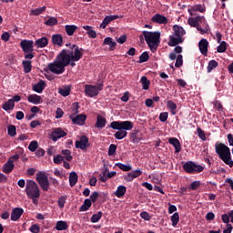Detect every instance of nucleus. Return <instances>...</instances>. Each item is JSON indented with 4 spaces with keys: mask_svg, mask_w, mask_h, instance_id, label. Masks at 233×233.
<instances>
[{
    "mask_svg": "<svg viewBox=\"0 0 233 233\" xmlns=\"http://www.w3.org/2000/svg\"><path fill=\"white\" fill-rule=\"evenodd\" d=\"M109 127L114 130H117L114 135L115 138L117 140L126 138L127 136V131H130L134 128L133 122L130 120L112 121Z\"/></svg>",
    "mask_w": 233,
    "mask_h": 233,
    "instance_id": "1",
    "label": "nucleus"
},
{
    "mask_svg": "<svg viewBox=\"0 0 233 233\" xmlns=\"http://www.w3.org/2000/svg\"><path fill=\"white\" fill-rule=\"evenodd\" d=\"M46 11V6H43V7H39V8H36V9H32L30 15H42Z\"/></svg>",
    "mask_w": 233,
    "mask_h": 233,
    "instance_id": "46",
    "label": "nucleus"
},
{
    "mask_svg": "<svg viewBox=\"0 0 233 233\" xmlns=\"http://www.w3.org/2000/svg\"><path fill=\"white\" fill-rule=\"evenodd\" d=\"M187 12L190 15H196V12L205 13L206 7L202 5V4H198L197 5H193L191 8L187 9Z\"/></svg>",
    "mask_w": 233,
    "mask_h": 233,
    "instance_id": "18",
    "label": "nucleus"
},
{
    "mask_svg": "<svg viewBox=\"0 0 233 233\" xmlns=\"http://www.w3.org/2000/svg\"><path fill=\"white\" fill-rule=\"evenodd\" d=\"M170 220L172 221V226L173 227H177V223L179 221V215L177 212L174 213L172 216H171V218Z\"/></svg>",
    "mask_w": 233,
    "mask_h": 233,
    "instance_id": "50",
    "label": "nucleus"
},
{
    "mask_svg": "<svg viewBox=\"0 0 233 233\" xmlns=\"http://www.w3.org/2000/svg\"><path fill=\"white\" fill-rule=\"evenodd\" d=\"M62 154L64 156H66V161H72L73 160V157L71 156V150H69V149H63L62 150Z\"/></svg>",
    "mask_w": 233,
    "mask_h": 233,
    "instance_id": "54",
    "label": "nucleus"
},
{
    "mask_svg": "<svg viewBox=\"0 0 233 233\" xmlns=\"http://www.w3.org/2000/svg\"><path fill=\"white\" fill-rule=\"evenodd\" d=\"M38 147H39L38 142L35 141V140H33V141L30 142L29 146H28V149L31 152H35Z\"/></svg>",
    "mask_w": 233,
    "mask_h": 233,
    "instance_id": "51",
    "label": "nucleus"
},
{
    "mask_svg": "<svg viewBox=\"0 0 233 233\" xmlns=\"http://www.w3.org/2000/svg\"><path fill=\"white\" fill-rule=\"evenodd\" d=\"M142 35L144 36V39L147 42L148 48L152 52L157 51V46L160 43V32L143 31Z\"/></svg>",
    "mask_w": 233,
    "mask_h": 233,
    "instance_id": "3",
    "label": "nucleus"
},
{
    "mask_svg": "<svg viewBox=\"0 0 233 233\" xmlns=\"http://www.w3.org/2000/svg\"><path fill=\"white\" fill-rule=\"evenodd\" d=\"M208 46H209V43H208V39L202 38L201 40H199V42H198V49H199L201 55H203V56H207L208 55Z\"/></svg>",
    "mask_w": 233,
    "mask_h": 233,
    "instance_id": "15",
    "label": "nucleus"
},
{
    "mask_svg": "<svg viewBox=\"0 0 233 233\" xmlns=\"http://www.w3.org/2000/svg\"><path fill=\"white\" fill-rule=\"evenodd\" d=\"M64 161V157L57 155L54 157V163H56V165H61V162Z\"/></svg>",
    "mask_w": 233,
    "mask_h": 233,
    "instance_id": "62",
    "label": "nucleus"
},
{
    "mask_svg": "<svg viewBox=\"0 0 233 233\" xmlns=\"http://www.w3.org/2000/svg\"><path fill=\"white\" fill-rule=\"evenodd\" d=\"M98 197H99V193H98L97 191H94V192L90 195V197H89L90 201H91L92 203H96V200H97V198H98Z\"/></svg>",
    "mask_w": 233,
    "mask_h": 233,
    "instance_id": "59",
    "label": "nucleus"
},
{
    "mask_svg": "<svg viewBox=\"0 0 233 233\" xmlns=\"http://www.w3.org/2000/svg\"><path fill=\"white\" fill-rule=\"evenodd\" d=\"M14 167H15L14 161H12L11 158H9V160L4 165L3 172L5 174H10L14 169Z\"/></svg>",
    "mask_w": 233,
    "mask_h": 233,
    "instance_id": "26",
    "label": "nucleus"
},
{
    "mask_svg": "<svg viewBox=\"0 0 233 233\" xmlns=\"http://www.w3.org/2000/svg\"><path fill=\"white\" fill-rule=\"evenodd\" d=\"M187 25H190L191 27H196L198 26V21H197V17H189L187 19Z\"/></svg>",
    "mask_w": 233,
    "mask_h": 233,
    "instance_id": "55",
    "label": "nucleus"
},
{
    "mask_svg": "<svg viewBox=\"0 0 233 233\" xmlns=\"http://www.w3.org/2000/svg\"><path fill=\"white\" fill-rule=\"evenodd\" d=\"M173 34L178 37H183V35H186V31L184 30V28L177 25H173Z\"/></svg>",
    "mask_w": 233,
    "mask_h": 233,
    "instance_id": "27",
    "label": "nucleus"
},
{
    "mask_svg": "<svg viewBox=\"0 0 233 233\" xmlns=\"http://www.w3.org/2000/svg\"><path fill=\"white\" fill-rule=\"evenodd\" d=\"M40 227L37 224H33L30 228L31 233H40Z\"/></svg>",
    "mask_w": 233,
    "mask_h": 233,
    "instance_id": "61",
    "label": "nucleus"
},
{
    "mask_svg": "<svg viewBox=\"0 0 233 233\" xmlns=\"http://www.w3.org/2000/svg\"><path fill=\"white\" fill-rule=\"evenodd\" d=\"M86 115L85 114H80V115H76V117L72 118V122L76 125H84L85 122L86 121Z\"/></svg>",
    "mask_w": 233,
    "mask_h": 233,
    "instance_id": "22",
    "label": "nucleus"
},
{
    "mask_svg": "<svg viewBox=\"0 0 233 233\" xmlns=\"http://www.w3.org/2000/svg\"><path fill=\"white\" fill-rule=\"evenodd\" d=\"M138 131H133L130 134V138L132 139L133 143H139V139L137 137Z\"/></svg>",
    "mask_w": 233,
    "mask_h": 233,
    "instance_id": "60",
    "label": "nucleus"
},
{
    "mask_svg": "<svg viewBox=\"0 0 233 233\" xmlns=\"http://www.w3.org/2000/svg\"><path fill=\"white\" fill-rule=\"evenodd\" d=\"M184 43V38L179 37L175 35V33L172 34V35H169V40L167 42L168 46L175 47L177 46L178 44Z\"/></svg>",
    "mask_w": 233,
    "mask_h": 233,
    "instance_id": "14",
    "label": "nucleus"
},
{
    "mask_svg": "<svg viewBox=\"0 0 233 233\" xmlns=\"http://www.w3.org/2000/svg\"><path fill=\"white\" fill-rule=\"evenodd\" d=\"M47 69L52 73L56 74V76H60L66 71V68H63L57 58L47 66Z\"/></svg>",
    "mask_w": 233,
    "mask_h": 233,
    "instance_id": "9",
    "label": "nucleus"
},
{
    "mask_svg": "<svg viewBox=\"0 0 233 233\" xmlns=\"http://www.w3.org/2000/svg\"><path fill=\"white\" fill-rule=\"evenodd\" d=\"M90 146L87 136H81L79 140L76 141V147L80 148V150H86Z\"/></svg>",
    "mask_w": 233,
    "mask_h": 233,
    "instance_id": "12",
    "label": "nucleus"
},
{
    "mask_svg": "<svg viewBox=\"0 0 233 233\" xmlns=\"http://www.w3.org/2000/svg\"><path fill=\"white\" fill-rule=\"evenodd\" d=\"M103 213L101 211L97 212L96 214H93L90 221L93 224L98 223V221L102 218Z\"/></svg>",
    "mask_w": 233,
    "mask_h": 233,
    "instance_id": "41",
    "label": "nucleus"
},
{
    "mask_svg": "<svg viewBox=\"0 0 233 233\" xmlns=\"http://www.w3.org/2000/svg\"><path fill=\"white\" fill-rule=\"evenodd\" d=\"M119 18H123V15L119 16L117 15H106L105 18H104V21L106 22V25H108L110 22L114 21V20H116V19H119Z\"/></svg>",
    "mask_w": 233,
    "mask_h": 233,
    "instance_id": "43",
    "label": "nucleus"
},
{
    "mask_svg": "<svg viewBox=\"0 0 233 233\" xmlns=\"http://www.w3.org/2000/svg\"><path fill=\"white\" fill-rule=\"evenodd\" d=\"M167 106L173 116L177 115L176 110L177 109V105L176 103H174L173 101H167Z\"/></svg>",
    "mask_w": 233,
    "mask_h": 233,
    "instance_id": "38",
    "label": "nucleus"
},
{
    "mask_svg": "<svg viewBox=\"0 0 233 233\" xmlns=\"http://www.w3.org/2000/svg\"><path fill=\"white\" fill-rule=\"evenodd\" d=\"M46 86V83L44 80H39L38 83L33 86V91L41 94L43 93Z\"/></svg>",
    "mask_w": 233,
    "mask_h": 233,
    "instance_id": "21",
    "label": "nucleus"
},
{
    "mask_svg": "<svg viewBox=\"0 0 233 233\" xmlns=\"http://www.w3.org/2000/svg\"><path fill=\"white\" fill-rule=\"evenodd\" d=\"M215 150L218 157L226 163L229 167H233V160L230 153V149L224 143L218 142L215 144Z\"/></svg>",
    "mask_w": 233,
    "mask_h": 233,
    "instance_id": "2",
    "label": "nucleus"
},
{
    "mask_svg": "<svg viewBox=\"0 0 233 233\" xmlns=\"http://www.w3.org/2000/svg\"><path fill=\"white\" fill-rule=\"evenodd\" d=\"M25 194L29 198H40V189L33 179H27L25 184Z\"/></svg>",
    "mask_w": 233,
    "mask_h": 233,
    "instance_id": "4",
    "label": "nucleus"
},
{
    "mask_svg": "<svg viewBox=\"0 0 233 233\" xmlns=\"http://www.w3.org/2000/svg\"><path fill=\"white\" fill-rule=\"evenodd\" d=\"M15 106L14 100L12 98L8 99L5 104L2 105V108L5 111L13 110Z\"/></svg>",
    "mask_w": 233,
    "mask_h": 233,
    "instance_id": "35",
    "label": "nucleus"
},
{
    "mask_svg": "<svg viewBox=\"0 0 233 233\" xmlns=\"http://www.w3.org/2000/svg\"><path fill=\"white\" fill-rule=\"evenodd\" d=\"M115 166L122 169L123 172H129V170H132V166L130 165H126L123 163H116Z\"/></svg>",
    "mask_w": 233,
    "mask_h": 233,
    "instance_id": "42",
    "label": "nucleus"
},
{
    "mask_svg": "<svg viewBox=\"0 0 233 233\" xmlns=\"http://www.w3.org/2000/svg\"><path fill=\"white\" fill-rule=\"evenodd\" d=\"M7 134L11 137H15L16 136V127L14 125H9L7 127Z\"/></svg>",
    "mask_w": 233,
    "mask_h": 233,
    "instance_id": "44",
    "label": "nucleus"
},
{
    "mask_svg": "<svg viewBox=\"0 0 233 233\" xmlns=\"http://www.w3.org/2000/svg\"><path fill=\"white\" fill-rule=\"evenodd\" d=\"M57 61L59 62V64L61 65L63 69H66V66H67L71 61V55H70V51L69 50H62L56 57Z\"/></svg>",
    "mask_w": 233,
    "mask_h": 233,
    "instance_id": "7",
    "label": "nucleus"
},
{
    "mask_svg": "<svg viewBox=\"0 0 233 233\" xmlns=\"http://www.w3.org/2000/svg\"><path fill=\"white\" fill-rule=\"evenodd\" d=\"M183 169L187 174L202 173L204 170L203 166L198 165L193 161H187L182 166Z\"/></svg>",
    "mask_w": 233,
    "mask_h": 233,
    "instance_id": "6",
    "label": "nucleus"
},
{
    "mask_svg": "<svg viewBox=\"0 0 233 233\" xmlns=\"http://www.w3.org/2000/svg\"><path fill=\"white\" fill-rule=\"evenodd\" d=\"M221 219H222L224 224L229 225V216H228V214H223L221 216Z\"/></svg>",
    "mask_w": 233,
    "mask_h": 233,
    "instance_id": "64",
    "label": "nucleus"
},
{
    "mask_svg": "<svg viewBox=\"0 0 233 233\" xmlns=\"http://www.w3.org/2000/svg\"><path fill=\"white\" fill-rule=\"evenodd\" d=\"M81 51H83V49H79L78 46L71 45V50H69L71 61L79 62L83 57V53Z\"/></svg>",
    "mask_w": 233,
    "mask_h": 233,
    "instance_id": "8",
    "label": "nucleus"
},
{
    "mask_svg": "<svg viewBox=\"0 0 233 233\" xmlns=\"http://www.w3.org/2000/svg\"><path fill=\"white\" fill-rule=\"evenodd\" d=\"M228 44L226 42H221L219 43V46H218L217 51L218 52V54H224V52L227 51L228 49Z\"/></svg>",
    "mask_w": 233,
    "mask_h": 233,
    "instance_id": "47",
    "label": "nucleus"
},
{
    "mask_svg": "<svg viewBox=\"0 0 233 233\" xmlns=\"http://www.w3.org/2000/svg\"><path fill=\"white\" fill-rule=\"evenodd\" d=\"M168 118V112H161L159 115L160 122L165 123Z\"/></svg>",
    "mask_w": 233,
    "mask_h": 233,
    "instance_id": "58",
    "label": "nucleus"
},
{
    "mask_svg": "<svg viewBox=\"0 0 233 233\" xmlns=\"http://www.w3.org/2000/svg\"><path fill=\"white\" fill-rule=\"evenodd\" d=\"M92 207V201L89 198L84 200V204L79 208V212H86Z\"/></svg>",
    "mask_w": 233,
    "mask_h": 233,
    "instance_id": "31",
    "label": "nucleus"
},
{
    "mask_svg": "<svg viewBox=\"0 0 233 233\" xmlns=\"http://www.w3.org/2000/svg\"><path fill=\"white\" fill-rule=\"evenodd\" d=\"M24 209L22 208H13V212L11 214V220L17 221L23 216Z\"/></svg>",
    "mask_w": 233,
    "mask_h": 233,
    "instance_id": "20",
    "label": "nucleus"
},
{
    "mask_svg": "<svg viewBox=\"0 0 233 233\" xmlns=\"http://www.w3.org/2000/svg\"><path fill=\"white\" fill-rule=\"evenodd\" d=\"M197 131H198V137L200 139H202L203 141H206L207 140V137H206V134L203 131V129L201 127H198Z\"/></svg>",
    "mask_w": 233,
    "mask_h": 233,
    "instance_id": "56",
    "label": "nucleus"
},
{
    "mask_svg": "<svg viewBox=\"0 0 233 233\" xmlns=\"http://www.w3.org/2000/svg\"><path fill=\"white\" fill-rule=\"evenodd\" d=\"M20 47L22 48L25 54H27V52H34V40H21Z\"/></svg>",
    "mask_w": 233,
    "mask_h": 233,
    "instance_id": "11",
    "label": "nucleus"
},
{
    "mask_svg": "<svg viewBox=\"0 0 233 233\" xmlns=\"http://www.w3.org/2000/svg\"><path fill=\"white\" fill-rule=\"evenodd\" d=\"M184 65V60H183V55H177L175 66L176 68H180Z\"/></svg>",
    "mask_w": 233,
    "mask_h": 233,
    "instance_id": "52",
    "label": "nucleus"
},
{
    "mask_svg": "<svg viewBox=\"0 0 233 233\" xmlns=\"http://www.w3.org/2000/svg\"><path fill=\"white\" fill-rule=\"evenodd\" d=\"M36 181L38 182L39 187L43 191H48L49 182L48 177L45 175V173H38L36 176Z\"/></svg>",
    "mask_w": 233,
    "mask_h": 233,
    "instance_id": "10",
    "label": "nucleus"
},
{
    "mask_svg": "<svg viewBox=\"0 0 233 233\" xmlns=\"http://www.w3.org/2000/svg\"><path fill=\"white\" fill-rule=\"evenodd\" d=\"M127 194V187L126 186H118L115 192V196L118 198H123Z\"/></svg>",
    "mask_w": 233,
    "mask_h": 233,
    "instance_id": "29",
    "label": "nucleus"
},
{
    "mask_svg": "<svg viewBox=\"0 0 233 233\" xmlns=\"http://www.w3.org/2000/svg\"><path fill=\"white\" fill-rule=\"evenodd\" d=\"M103 45H107L109 46V51H114L116 47V42H114V39L112 37H106L103 40Z\"/></svg>",
    "mask_w": 233,
    "mask_h": 233,
    "instance_id": "23",
    "label": "nucleus"
},
{
    "mask_svg": "<svg viewBox=\"0 0 233 233\" xmlns=\"http://www.w3.org/2000/svg\"><path fill=\"white\" fill-rule=\"evenodd\" d=\"M27 100L28 102L37 105L43 102V98L42 96H38V95H29L27 96Z\"/></svg>",
    "mask_w": 233,
    "mask_h": 233,
    "instance_id": "28",
    "label": "nucleus"
},
{
    "mask_svg": "<svg viewBox=\"0 0 233 233\" xmlns=\"http://www.w3.org/2000/svg\"><path fill=\"white\" fill-rule=\"evenodd\" d=\"M57 23H58L57 18L55 16H51L48 18L47 21L45 22V25L47 26H55L57 25Z\"/></svg>",
    "mask_w": 233,
    "mask_h": 233,
    "instance_id": "45",
    "label": "nucleus"
},
{
    "mask_svg": "<svg viewBox=\"0 0 233 233\" xmlns=\"http://www.w3.org/2000/svg\"><path fill=\"white\" fill-rule=\"evenodd\" d=\"M67 136V133L64 131L61 127H56L54 128L53 131L51 132V139L53 141H57L61 137H65Z\"/></svg>",
    "mask_w": 233,
    "mask_h": 233,
    "instance_id": "13",
    "label": "nucleus"
},
{
    "mask_svg": "<svg viewBox=\"0 0 233 233\" xmlns=\"http://www.w3.org/2000/svg\"><path fill=\"white\" fill-rule=\"evenodd\" d=\"M218 66V62H217L216 60H210L207 66L208 73H210L211 71L216 69Z\"/></svg>",
    "mask_w": 233,
    "mask_h": 233,
    "instance_id": "40",
    "label": "nucleus"
},
{
    "mask_svg": "<svg viewBox=\"0 0 233 233\" xmlns=\"http://www.w3.org/2000/svg\"><path fill=\"white\" fill-rule=\"evenodd\" d=\"M76 29H77V25H65L66 33L69 36L74 35Z\"/></svg>",
    "mask_w": 233,
    "mask_h": 233,
    "instance_id": "33",
    "label": "nucleus"
},
{
    "mask_svg": "<svg viewBox=\"0 0 233 233\" xmlns=\"http://www.w3.org/2000/svg\"><path fill=\"white\" fill-rule=\"evenodd\" d=\"M117 146L116 144H110L109 149H108V155L114 156L116 152Z\"/></svg>",
    "mask_w": 233,
    "mask_h": 233,
    "instance_id": "57",
    "label": "nucleus"
},
{
    "mask_svg": "<svg viewBox=\"0 0 233 233\" xmlns=\"http://www.w3.org/2000/svg\"><path fill=\"white\" fill-rule=\"evenodd\" d=\"M141 84H142V88L145 91H147V89H149L151 82L147 78L146 76H143L141 80H140Z\"/></svg>",
    "mask_w": 233,
    "mask_h": 233,
    "instance_id": "37",
    "label": "nucleus"
},
{
    "mask_svg": "<svg viewBox=\"0 0 233 233\" xmlns=\"http://www.w3.org/2000/svg\"><path fill=\"white\" fill-rule=\"evenodd\" d=\"M150 58L148 52H143L142 55H140L138 63H146Z\"/></svg>",
    "mask_w": 233,
    "mask_h": 233,
    "instance_id": "48",
    "label": "nucleus"
},
{
    "mask_svg": "<svg viewBox=\"0 0 233 233\" xmlns=\"http://www.w3.org/2000/svg\"><path fill=\"white\" fill-rule=\"evenodd\" d=\"M22 65L24 66V71H25V74H28V73L31 72V70H32V61L24 60Z\"/></svg>",
    "mask_w": 233,
    "mask_h": 233,
    "instance_id": "39",
    "label": "nucleus"
},
{
    "mask_svg": "<svg viewBox=\"0 0 233 233\" xmlns=\"http://www.w3.org/2000/svg\"><path fill=\"white\" fill-rule=\"evenodd\" d=\"M71 92V86L69 85H66L63 87L58 88V93L63 96H68Z\"/></svg>",
    "mask_w": 233,
    "mask_h": 233,
    "instance_id": "34",
    "label": "nucleus"
},
{
    "mask_svg": "<svg viewBox=\"0 0 233 233\" xmlns=\"http://www.w3.org/2000/svg\"><path fill=\"white\" fill-rule=\"evenodd\" d=\"M168 143L174 147L176 154L181 152L182 150L181 143L177 138L171 137L168 139Z\"/></svg>",
    "mask_w": 233,
    "mask_h": 233,
    "instance_id": "19",
    "label": "nucleus"
},
{
    "mask_svg": "<svg viewBox=\"0 0 233 233\" xmlns=\"http://www.w3.org/2000/svg\"><path fill=\"white\" fill-rule=\"evenodd\" d=\"M68 228V224L66 221L59 220L56 225V229L57 231H66Z\"/></svg>",
    "mask_w": 233,
    "mask_h": 233,
    "instance_id": "32",
    "label": "nucleus"
},
{
    "mask_svg": "<svg viewBox=\"0 0 233 233\" xmlns=\"http://www.w3.org/2000/svg\"><path fill=\"white\" fill-rule=\"evenodd\" d=\"M52 43L57 46H62L63 45V36L61 35H52Z\"/></svg>",
    "mask_w": 233,
    "mask_h": 233,
    "instance_id": "36",
    "label": "nucleus"
},
{
    "mask_svg": "<svg viewBox=\"0 0 233 233\" xmlns=\"http://www.w3.org/2000/svg\"><path fill=\"white\" fill-rule=\"evenodd\" d=\"M141 218L144 219V220H147V221H149L151 219V216L146 212V211H143L141 214H140Z\"/></svg>",
    "mask_w": 233,
    "mask_h": 233,
    "instance_id": "63",
    "label": "nucleus"
},
{
    "mask_svg": "<svg viewBox=\"0 0 233 233\" xmlns=\"http://www.w3.org/2000/svg\"><path fill=\"white\" fill-rule=\"evenodd\" d=\"M77 182H78V175L76 172L72 171L69 176L70 187H74Z\"/></svg>",
    "mask_w": 233,
    "mask_h": 233,
    "instance_id": "30",
    "label": "nucleus"
},
{
    "mask_svg": "<svg viewBox=\"0 0 233 233\" xmlns=\"http://www.w3.org/2000/svg\"><path fill=\"white\" fill-rule=\"evenodd\" d=\"M104 84L99 83L96 85H85V95L89 96L90 98H94V96L99 95V92L103 91Z\"/></svg>",
    "mask_w": 233,
    "mask_h": 233,
    "instance_id": "5",
    "label": "nucleus"
},
{
    "mask_svg": "<svg viewBox=\"0 0 233 233\" xmlns=\"http://www.w3.org/2000/svg\"><path fill=\"white\" fill-rule=\"evenodd\" d=\"M200 186H201L200 180H194V182L189 185L188 189L198 190V188L200 187Z\"/></svg>",
    "mask_w": 233,
    "mask_h": 233,
    "instance_id": "49",
    "label": "nucleus"
},
{
    "mask_svg": "<svg viewBox=\"0 0 233 233\" xmlns=\"http://www.w3.org/2000/svg\"><path fill=\"white\" fill-rule=\"evenodd\" d=\"M106 126V118L101 116V115H97L96 116V124L95 127L98 129H103Z\"/></svg>",
    "mask_w": 233,
    "mask_h": 233,
    "instance_id": "24",
    "label": "nucleus"
},
{
    "mask_svg": "<svg viewBox=\"0 0 233 233\" xmlns=\"http://www.w3.org/2000/svg\"><path fill=\"white\" fill-rule=\"evenodd\" d=\"M142 174V170L137 169L133 172H129L127 176H124V180H126L127 182H132L134 179L140 177Z\"/></svg>",
    "mask_w": 233,
    "mask_h": 233,
    "instance_id": "16",
    "label": "nucleus"
},
{
    "mask_svg": "<svg viewBox=\"0 0 233 233\" xmlns=\"http://www.w3.org/2000/svg\"><path fill=\"white\" fill-rule=\"evenodd\" d=\"M151 21L157 23V25H167L168 19L163 15L157 14L152 18Z\"/></svg>",
    "mask_w": 233,
    "mask_h": 233,
    "instance_id": "17",
    "label": "nucleus"
},
{
    "mask_svg": "<svg viewBox=\"0 0 233 233\" xmlns=\"http://www.w3.org/2000/svg\"><path fill=\"white\" fill-rule=\"evenodd\" d=\"M48 45V38L47 37H41L35 40V46L37 48H45Z\"/></svg>",
    "mask_w": 233,
    "mask_h": 233,
    "instance_id": "25",
    "label": "nucleus"
},
{
    "mask_svg": "<svg viewBox=\"0 0 233 233\" xmlns=\"http://www.w3.org/2000/svg\"><path fill=\"white\" fill-rule=\"evenodd\" d=\"M66 199L67 198L66 197H60L58 199H57V206L59 207L60 209L64 208L66 203Z\"/></svg>",
    "mask_w": 233,
    "mask_h": 233,
    "instance_id": "53",
    "label": "nucleus"
}]
</instances>
